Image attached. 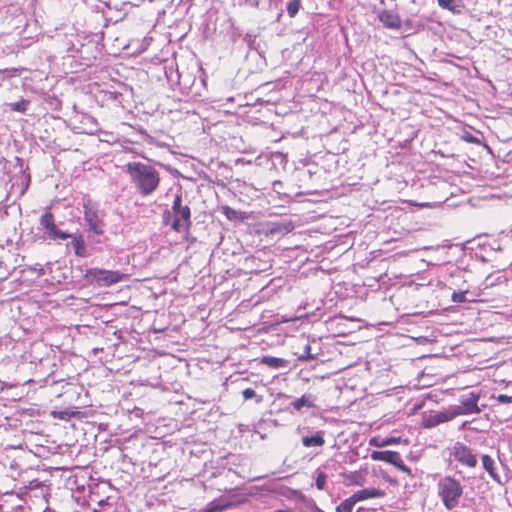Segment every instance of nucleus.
<instances>
[{
	"label": "nucleus",
	"instance_id": "nucleus-14",
	"mask_svg": "<svg viewBox=\"0 0 512 512\" xmlns=\"http://www.w3.org/2000/svg\"><path fill=\"white\" fill-rule=\"evenodd\" d=\"M221 212L228 220L231 221H243L248 219L246 212L235 210L227 205L221 207Z\"/></svg>",
	"mask_w": 512,
	"mask_h": 512
},
{
	"label": "nucleus",
	"instance_id": "nucleus-8",
	"mask_svg": "<svg viewBox=\"0 0 512 512\" xmlns=\"http://www.w3.org/2000/svg\"><path fill=\"white\" fill-rule=\"evenodd\" d=\"M191 210L188 206H184L180 213L175 217L172 223V229L176 232L189 230L191 226Z\"/></svg>",
	"mask_w": 512,
	"mask_h": 512
},
{
	"label": "nucleus",
	"instance_id": "nucleus-6",
	"mask_svg": "<svg viewBox=\"0 0 512 512\" xmlns=\"http://www.w3.org/2000/svg\"><path fill=\"white\" fill-rule=\"evenodd\" d=\"M40 224L47 231L48 236L51 239L65 240L72 237V235L58 229L54 215L50 211L45 212L41 216Z\"/></svg>",
	"mask_w": 512,
	"mask_h": 512
},
{
	"label": "nucleus",
	"instance_id": "nucleus-22",
	"mask_svg": "<svg viewBox=\"0 0 512 512\" xmlns=\"http://www.w3.org/2000/svg\"><path fill=\"white\" fill-rule=\"evenodd\" d=\"M350 484L362 486L365 483V477L361 472H352L347 476Z\"/></svg>",
	"mask_w": 512,
	"mask_h": 512
},
{
	"label": "nucleus",
	"instance_id": "nucleus-23",
	"mask_svg": "<svg viewBox=\"0 0 512 512\" xmlns=\"http://www.w3.org/2000/svg\"><path fill=\"white\" fill-rule=\"evenodd\" d=\"M301 7V1L300 0H289L287 4V13L288 15L293 18L298 13L299 9Z\"/></svg>",
	"mask_w": 512,
	"mask_h": 512
},
{
	"label": "nucleus",
	"instance_id": "nucleus-4",
	"mask_svg": "<svg viewBox=\"0 0 512 512\" xmlns=\"http://www.w3.org/2000/svg\"><path fill=\"white\" fill-rule=\"evenodd\" d=\"M450 456L463 467L475 468L477 466V455L473 450L462 442H456L450 451Z\"/></svg>",
	"mask_w": 512,
	"mask_h": 512
},
{
	"label": "nucleus",
	"instance_id": "nucleus-1",
	"mask_svg": "<svg viewBox=\"0 0 512 512\" xmlns=\"http://www.w3.org/2000/svg\"><path fill=\"white\" fill-rule=\"evenodd\" d=\"M126 170L142 196H149L158 189L161 178L153 166L142 162H129Z\"/></svg>",
	"mask_w": 512,
	"mask_h": 512
},
{
	"label": "nucleus",
	"instance_id": "nucleus-10",
	"mask_svg": "<svg viewBox=\"0 0 512 512\" xmlns=\"http://www.w3.org/2000/svg\"><path fill=\"white\" fill-rule=\"evenodd\" d=\"M384 496H385L384 490L374 488V487L364 488V489L358 490L352 494V497L355 499L356 503L359 501H363V500H367V499H371V498H382Z\"/></svg>",
	"mask_w": 512,
	"mask_h": 512
},
{
	"label": "nucleus",
	"instance_id": "nucleus-5",
	"mask_svg": "<svg viewBox=\"0 0 512 512\" xmlns=\"http://www.w3.org/2000/svg\"><path fill=\"white\" fill-rule=\"evenodd\" d=\"M479 399L480 395L478 393L470 392L467 396L462 397L460 406L451 409L454 413H457V416L480 413L481 410L478 406Z\"/></svg>",
	"mask_w": 512,
	"mask_h": 512
},
{
	"label": "nucleus",
	"instance_id": "nucleus-2",
	"mask_svg": "<svg viewBox=\"0 0 512 512\" xmlns=\"http://www.w3.org/2000/svg\"><path fill=\"white\" fill-rule=\"evenodd\" d=\"M464 494V487L454 476L446 475L437 484V495L448 510L458 507Z\"/></svg>",
	"mask_w": 512,
	"mask_h": 512
},
{
	"label": "nucleus",
	"instance_id": "nucleus-31",
	"mask_svg": "<svg viewBox=\"0 0 512 512\" xmlns=\"http://www.w3.org/2000/svg\"><path fill=\"white\" fill-rule=\"evenodd\" d=\"M497 400L500 403L508 404V403L512 402V397L508 396V395H505V394H500V395L497 396Z\"/></svg>",
	"mask_w": 512,
	"mask_h": 512
},
{
	"label": "nucleus",
	"instance_id": "nucleus-12",
	"mask_svg": "<svg viewBox=\"0 0 512 512\" xmlns=\"http://www.w3.org/2000/svg\"><path fill=\"white\" fill-rule=\"evenodd\" d=\"M85 220L88 222L90 229L100 235L103 233V222L99 219L97 213L93 211L92 209H86L85 213Z\"/></svg>",
	"mask_w": 512,
	"mask_h": 512
},
{
	"label": "nucleus",
	"instance_id": "nucleus-29",
	"mask_svg": "<svg viewBox=\"0 0 512 512\" xmlns=\"http://www.w3.org/2000/svg\"><path fill=\"white\" fill-rule=\"evenodd\" d=\"M465 293L466 292H464V291L454 292L452 294V301L456 302V303H463V302H465L466 301Z\"/></svg>",
	"mask_w": 512,
	"mask_h": 512
},
{
	"label": "nucleus",
	"instance_id": "nucleus-27",
	"mask_svg": "<svg viewBox=\"0 0 512 512\" xmlns=\"http://www.w3.org/2000/svg\"><path fill=\"white\" fill-rule=\"evenodd\" d=\"M183 207L184 206H182L181 195H176L174 202H173V206H172V210L175 214V217L180 213V211H181V209H183Z\"/></svg>",
	"mask_w": 512,
	"mask_h": 512
},
{
	"label": "nucleus",
	"instance_id": "nucleus-15",
	"mask_svg": "<svg viewBox=\"0 0 512 512\" xmlns=\"http://www.w3.org/2000/svg\"><path fill=\"white\" fill-rule=\"evenodd\" d=\"M260 363L273 369L285 368L288 361L284 358L265 355L260 359Z\"/></svg>",
	"mask_w": 512,
	"mask_h": 512
},
{
	"label": "nucleus",
	"instance_id": "nucleus-21",
	"mask_svg": "<svg viewBox=\"0 0 512 512\" xmlns=\"http://www.w3.org/2000/svg\"><path fill=\"white\" fill-rule=\"evenodd\" d=\"M356 504L355 499L352 495L343 500L337 507L336 512H352L354 505Z\"/></svg>",
	"mask_w": 512,
	"mask_h": 512
},
{
	"label": "nucleus",
	"instance_id": "nucleus-13",
	"mask_svg": "<svg viewBox=\"0 0 512 512\" xmlns=\"http://www.w3.org/2000/svg\"><path fill=\"white\" fill-rule=\"evenodd\" d=\"M482 465L489 476L496 482L500 483V475L496 470L495 460L488 454H484L481 458Z\"/></svg>",
	"mask_w": 512,
	"mask_h": 512
},
{
	"label": "nucleus",
	"instance_id": "nucleus-28",
	"mask_svg": "<svg viewBox=\"0 0 512 512\" xmlns=\"http://www.w3.org/2000/svg\"><path fill=\"white\" fill-rule=\"evenodd\" d=\"M461 138L467 143H472V144H480L481 143L480 140L477 137H475L474 135H472L470 132L463 133Z\"/></svg>",
	"mask_w": 512,
	"mask_h": 512
},
{
	"label": "nucleus",
	"instance_id": "nucleus-24",
	"mask_svg": "<svg viewBox=\"0 0 512 512\" xmlns=\"http://www.w3.org/2000/svg\"><path fill=\"white\" fill-rule=\"evenodd\" d=\"M292 406L296 410H301L304 406L312 407L313 404L309 401V397L306 395L301 396L300 398L296 399L294 402H292Z\"/></svg>",
	"mask_w": 512,
	"mask_h": 512
},
{
	"label": "nucleus",
	"instance_id": "nucleus-34",
	"mask_svg": "<svg viewBox=\"0 0 512 512\" xmlns=\"http://www.w3.org/2000/svg\"><path fill=\"white\" fill-rule=\"evenodd\" d=\"M93 512H98L97 510H94Z\"/></svg>",
	"mask_w": 512,
	"mask_h": 512
},
{
	"label": "nucleus",
	"instance_id": "nucleus-25",
	"mask_svg": "<svg viewBox=\"0 0 512 512\" xmlns=\"http://www.w3.org/2000/svg\"><path fill=\"white\" fill-rule=\"evenodd\" d=\"M327 475L323 471H318L315 479V485L318 490H324L327 483Z\"/></svg>",
	"mask_w": 512,
	"mask_h": 512
},
{
	"label": "nucleus",
	"instance_id": "nucleus-26",
	"mask_svg": "<svg viewBox=\"0 0 512 512\" xmlns=\"http://www.w3.org/2000/svg\"><path fill=\"white\" fill-rule=\"evenodd\" d=\"M29 104H30L29 100L22 99L19 102L12 103L11 108L14 111L24 113L27 110Z\"/></svg>",
	"mask_w": 512,
	"mask_h": 512
},
{
	"label": "nucleus",
	"instance_id": "nucleus-9",
	"mask_svg": "<svg viewBox=\"0 0 512 512\" xmlns=\"http://www.w3.org/2000/svg\"><path fill=\"white\" fill-rule=\"evenodd\" d=\"M378 18L384 27L388 29H400L401 18L397 12L392 10H383L379 13Z\"/></svg>",
	"mask_w": 512,
	"mask_h": 512
},
{
	"label": "nucleus",
	"instance_id": "nucleus-16",
	"mask_svg": "<svg viewBox=\"0 0 512 512\" xmlns=\"http://www.w3.org/2000/svg\"><path fill=\"white\" fill-rule=\"evenodd\" d=\"M302 443L305 447H321L325 444L324 432L318 431L313 436L303 437Z\"/></svg>",
	"mask_w": 512,
	"mask_h": 512
},
{
	"label": "nucleus",
	"instance_id": "nucleus-20",
	"mask_svg": "<svg viewBox=\"0 0 512 512\" xmlns=\"http://www.w3.org/2000/svg\"><path fill=\"white\" fill-rule=\"evenodd\" d=\"M437 2L442 9L448 10L453 14L460 13V9L456 4V0H437Z\"/></svg>",
	"mask_w": 512,
	"mask_h": 512
},
{
	"label": "nucleus",
	"instance_id": "nucleus-30",
	"mask_svg": "<svg viewBox=\"0 0 512 512\" xmlns=\"http://www.w3.org/2000/svg\"><path fill=\"white\" fill-rule=\"evenodd\" d=\"M242 395H243L245 400H249V399H251V398L256 396V392L252 388H246V389L243 390Z\"/></svg>",
	"mask_w": 512,
	"mask_h": 512
},
{
	"label": "nucleus",
	"instance_id": "nucleus-33",
	"mask_svg": "<svg viewBox=\"0 0 512 512\" xmlns=\"http://www.w3.org/2000/svg\"><path fill=\"white\" fill-rule=\"evenodd\" d=\"M395 466L398 467L403 472L411 474V469L404 464V462L401 458H400V461H398V465H395Z\"/></svg>",
	"mask_w": 512,
	"mask_h": 512
},
{
	"label": "nucleus",
	"instance_id": "nucleus-32",
	"mask_svg": "<svg viewBox=\"0 0 512 512\" xmlns=\"http://www.w3.org/2000/svg\"><path fill=\"white\" fill-rule=\"evenodd\" d=\"M288 226L289 225H284V224H276L275 227H273L271 229V232L274 233V232H282V231H288Z\"/></svg>",
	"mask_w": 512,
	"mask_h": 512
},
{
	"label": "nucleus",
	"instance_id": "nucleus-17",
	"mask_svg": "<svg viewBox=\"0 0 512 512\" xmlns=\"http://www.w3.org/2000/svg\"><path fill=\"white\" fill-rule=\"evenodd\" d=\"M400 437H373L370 439L369 444L374 447H385L388 445H396L400 443Z\"/></svg>",
	"mask_w": 512,
	"mask_h": 512
},
{
	"label": "nucleus",
	"instance_id": "nucleus-11",
	"mask_svg": "<svg viewBox=\"0 0 512 512\" xmlns=\"http://www.w3.org/2000/svg\"><path fill=\"white\" fill-rule=\"evenodd\" d=\"M371 458L374 461H383L393 465H398L400 454L396 451H373Z\"/></svg>",
	"mask_w": 512,
	"mask_h": 512
},
{
	"label": "nucleus",
	"instance_id": "nucleus-3",
	"mask_svg": "<svg viewBox=\"0 0 512 512\" xmlns=\"http://www.w3.org/2000/svg\"><path fill=\"white\" fill-rule=\"evenodd\" d=\"M85 279L99 287H109L121 281L128 280L129 275L114 270L90 268L85 271Z\"/></svg>",
	"mask_w": 512,
	"mask_h": 512
},
{
	"label": "nucleus",
	"instance_id": "nucleus-18",
	"mask_svg": "<svg viewBox=\"0 0 512 512\" xmlns=\"http://www.w3.org/2000/svg\"><path fill=\"white\" fill-rule=\"evenodd\" d=\"M72 246L74 248V252L77 256L85 257L86 256V245L82 235H75L72 239Z\"/></svg>",
	"mask_w": 512,
	"mask_h": 512
},
{
	"label": "nucleus",
	"instance_id": "nucleus-19",
	"mask_svg": "<svg viewBox=\"0 0 512 512\" xmlns=\"http://www.w3.org/2000/svg\"><path fill=\"white\" fill-rule=\"evenodd\" d=\"M80 412L79 411H74V410H71V409H66V410H63V411H53L52 412V416L56 419H60V420H69L71 418H79L80 417Z\"/></svg>",
	"mask_w": 512,
	"mask_h": 512
},
{
	"label": "nucleus",
	"instance_id": "nucleus-7",
	"mask_svg": "<svg viewBox=\"0 0 512 512\" xmlns=\"http://www.w3.org/2000/svg\"><path fill=\"white\" fill-rule=\"evenodd\" d=\"M457 417V413H454L452 409L445 411H439L434 414L425 416L422 420L421 426L423 428H433L439 424L449 422Z\"/></svg>",
	"mask_w": 512,
	"mask_h": 512
}]
</instances>
